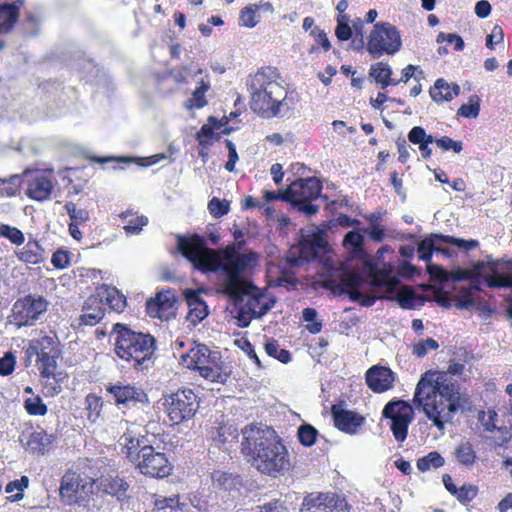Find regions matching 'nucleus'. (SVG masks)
<instances>
[{
    "instance_id": "f257e3e1",
    "label": "nucleus",
    "mask_w": 512,
    "mask_h": 512,
    "mask_svg": "<svg viewBox=\"0 0 512 512\" xmlns=\"http://www.w3.org/2000/svg\"><path fill=\"white\" fill-rule=\"evenodd\" d=\"M177 249L196 269L220 273L221 290L228 297H239L251 283L243 273L256 262L257 255L253 252L239 253L234 245L224 252L216 251L208 248L205 239L197 234L178 236Z\"/></svg>"
},
{
    "instance_id": "f03ea898",
    "label": "nucleus",
    "mask_w": 512,
    "mask_h": 512,
    "mask_svg": "<svg viewBox=\"0 0 512 512\" xmlns=\"http://www.w3.org/2000/svg\"><path fill=\"white\" fill-rule=\"evenodd\" d=\"M463 370V364L453 363L445 373L436 375L427 372L415 388L414 404L422 408L425 416L441 432L445 430L447 423L452 422L454 414L464 409L467 402L458 385L449 378V375H459Z\"/></svg>"
},
{
    "instance_id": "7ed1b4c3",
    "label": "nucleus",
    "mask_w": 512,
    "mask_h": 512,
    "mask_svg": "<svg viewBox=\"0 0 512 512\" xmlns=\"http://www.w3.org/2000/svg\"><path fill=\"white\" fill-rule=\"evenodd\" d=\"M241 450L252 466L265 475L276 477L290 467L286 446L272 427L251 423L242 431Z\"/></svg>"
},
{
    "instance_id": "20e7f679",
    "label": "nucleus",
    "mask_w": 512,
    "mask_h": 512,
    "mask_svg": "<svg viewBox=\"0 0 512 512\" xmlns=\"http://www.w3.org/2000/svg\"><path fill=\"white\" fill-rule=\"evenodd\" d=\"M276 68L263 67L247 79L251 110L263 118L289 117L296 102L280 82Z\"/></svg>"
},
{
    "instance_id": "39448f33",
    "label": "nucleus",
    "mask_w": 512,
    "mask_h": 512,
    "mask_svg": "<svg viewBox=\"0 0 512 512\" xmlns=\"http://www.w3.org/2000/svg\"><path fill=\"white\" fill-rule=\"evenodd\" d=\"M111 337H114L116 355L132 363L137 369L148 368L155 352V339L150 334L136 332L128 326L116 323Z\"/></svg>"
},
{
    "instance_id": "423d86ee",
    "label": "nucleus",
    "mask_w": 512,
    "mask_h": 512,
    "mask_svg": "<svg viewBox=\"0 0 512 512\" xmlns=\"http://www.w3.org/2000/svg\"><path fill=\"white\" fill-rule=\"evenodd\" d=\"M182 362L188 368L197 370L199 374L211 382L224 383L227 375L223 373L221 354L211 350L205 344H196L182 355Z\"/></svg>"
},
{
    "instance_id": "0eeeda50",
    "label": "nucleus",
    "mask_w": 512,
    "mask_h": 512,
    "mask_svg": "<svg viewBox=\"0 0 512 512\" xmlns=\"http://www.w3.org/2000/svg\"><path fill=\"white\" fill-rule=\"evenodd\" d=\"M454 278L457 281L479 278L485 280L492 288H512V261L494 260L479 261L474 265L473 272L459 271Z\"/></svg>"
},
{
    "instance_id": "6e6552de",
    "label": "nucleus",
    "mask_w": 512,
    "mask_h": 512,
    "mask_svg": "<svg viewBox=\"0 0 512 512\" xmlns=\"http://www.w3.org/2000/svg\"><path fill=\"white\" fill-rule=\"evenodd\" d=\"M401 46L398 29L389 22H378L367 37L366 51L373 59H379L383 55L396 54Z\"/></svg>"
},
{
    "instance_id": "1a4fd4ad",
    "label": "nucleus",
    "mask_w": 512,
    "mask_h": 512,
    "mask_svg": "<svg viewBox=\"0 0 512 512\" xmlns=\"http://www.w3.org/2000/svg\"><path fill=\"white\" fill-rule=\"evenodd\" d=\"M322 184L316 177L299 178L288 186L290 205L307 216L316 214L319 206L312 202L321 196Z\"/></svg>"
},
{
    "instance_id": "9d476101",
    "label": "nucleus",
    "mask_w": 512,
    "mask_h": 512,
    "mask_svg": "<svg viewBox=\"0 0 512 512\" xmlns=\"http://www.w3.org/2000/svg\"><path fill=\"white\" fill-rule=\"evenodd\" d=\"M59 494L64 505L87 508L91 496L95 494L93 479L66 472L61 479Z\"/></svg>"
},
{
    "instance_id": "9b49d317",
    "label": "nucleus",
    "mask_w": 512,
    "mask_h": 512,
    "mask_svg": "<svg viewBox=\"0 0 512 512\" xmlns=\"http://www.w3.org/2000/svg\"><path fill=\"white\" fill-rule=\"evenodd\" d=\"M452 244L466 251L475 249L479 243L477 240H465L453 236L432 233L418 243L417 252L419 259L427 263V270L430 275H445V271L438 265L430 263L434 249L438 245Z\"/></svg>"
},
{
    "instance_id": "f8f14e48",
    "label": "nucleus",
    "mask_w": 512,
    "mask_h": 512,
    "mask_svg": "<svg viewBox=\"0 0 512 512\" xmlns=\"http://www.w3.org/2000/svg\"><path fill=\"white\" fill-rule=\"evenodd\" d=\"M130 463L141 474L152 478H165L171 474L173 469L166 454L156 451L151 445H143L138 454H132Z\"/></svg>"
},
{
    "instance_id": "ddd939ff",
    "label": "nucleus",
    "mask_w": 512,
    "mask_h": 512,
    "mask_svg": "<svg viewBox=\"0 0 512 512\" xmlns=\"http://www.w3.org/2000/svg\"><path fill=\"white\" fill-rule=\"evenodd\" d=\"M338 277V282L332 281V283L340 288V293L347 294L352 301L359 302L365 307L375 303L376 297L372 293L373 285L363 275L344 269Z\"/></svg>"
},
{
    "instance_id": "4468645a",
    "label": "nucleus",
    "mask_w": 512,
    "mask_h": 512,
    "mask_svg": "<svg viewBox=\"0 0 512 512\" xmlns=\"http://www.w3.org/2000/svg\"><path fill=\"white\" fill-rule=\"evenodd\" d=\"M29 355L37 356V365L44 378L54 377L57 368V359L60 356L59 341L56 336L44 335L33 339L27 349Z\"/></svg>"
},
{
    "instance_id": "2eb2a0df",
    "label": "nucleus",
    "mask_w": 512,
    "mask_h": 512,
    "mask_svg": "<svg viewBox=\"0 0 512 512\" xmlns=\"http://www.w3.org/2000/svg\"><path fill=\"white\" fill-rule=\"evenodd\" d=\"M166 412L171 425L192 419L200 407L198 396L188 388L172 393L166 399Z\"/></svg>"
},
{
    "instance_id": "dca6fc26",
    "label": "nucleus",
    "mask_w": 512,
    "mask_h": 512,
    "mask_svg": "<svg viewBox=\"0 0 512 512\" xmlns=\"http://www.w3.org/2000/svg\"><path fill=\"white\" fill-rule=\"evenodd\" d=\"M382 416L390 419V429L397 442H404L408 428L414 418L412 406L401 399L389 401L383 408Z\"/></svg>"
},
{
    "instance_id": "f3484780",
    "label": "nucleus",
    "mask_w": 512,
    "mask_h": 512,
    "mask_svg": "<svg viewBox=\"0 0 512 512\" xmlns=\"http://www.w3.org/2000/svg\"><path fill=\"white\" fill-rule=\"evenodd\" d=\"M47 307L48 302L43 297L25 296L13 305V321L18 327L32 326L47 311Z\"/></svg>"
},
{
    "instance_id": "a211bd4d",
    "label": "nucleus",
    "mask_w": 512,
    "mask_h": 512,
    "mask_svg": "<svg viewBox=\"0 0 512 512\" xmlns=\"http://www.w3.org/2000/svg\"><path fill=\"white\" fill-rule=\"evenodd\" d=\"M247 289L243 288L239 297H229L235 305L242 304L246 299L244 306L256 318L264 316L275 304V300L267 294L262 293L253 283L248 284Z\"/></svg>"
},
{
    "instance_id": "6ab92c4d",
    "label": "nucleus",
    "mask_w": 512,
    "mask_h": 512,
    "mask_svg": "<svg viewBox=\"0 0 512 512\" xmlns=\"http://www.w3.org/2000/svg\"><path fill=\"white\" fill-rule=\"evenodd\" d=\"M106 391L112 395L118 407H132L136 405L148 406L147 394L140 388L121 382L109 383L105 386Z\"/></svg>"
},
{
    "instance_id": "aec40b11",
    "label": "nucleus",
    "mask_w": 512,
    "mask_h": 512,
    "mask_svg": "<svg viewBox=\"0 0 512 512\" xmlns=\"http://www.w3.org/2000/svg\"><path fill=\"white\" fill-rule=\"evenodd\" d=\"M324 247L325 242L320 236L303 237L297 245L289 249L286 256L287 263L295 267L313 260Z\"/></svg>"
},
{
    "instance_id": "412c9836",
    "label": "nucleus",
    "mask_w": 512,
    "mask_h": 512,
    "mask_svg": "<svg viewBox=\"0 0 512 512\" xmlns=\"http://www.w3.org/2000/svg\"><path fill=\"white\" fill-rule=\"evenodd\" d=\"M95 494L102 493L117 498L118 501H124L128 496L127 492L130 485L119 475H102L93 479Z\"/></svg>"
},
{
    "instance_id": "4be33fe9",
    "label": "nucleus",
    "mask_w": 512,
    "mask_h": 512,
    "mask_svg": "<svg viewBox=\"0 0 512 512\" xmlns=\"http://www.w3.org/2000/svg\"><path fill=\"white\" fill-rule=\"evenodd\" d=\"M365 378L372 391L382 393L393 387L395 374L388 367L375 365L367 370Z\"/></svg>"
},
{
    "instance_id": "5701e85b",
    "label": "nucleus",
    "mask_w": 512,
    "mask_h": 512,
    "mask_svg": "<svg viewBox=\"0 0 512 512\" xmlns=\"http://www.w3.org/2000/svg\"><path fill=\"white\" fill-rule=\"evenodd\" d=\"M335 426L348 434H356L365 422V418L355 411L332 407Z\"/></svg>"
},
{
    "instance_id": "b1692460",
    "label": "nucleus",
    "mask_w": 512,
    "mask_h": 512,
    "mask_svg": "<svg viewBox=\"0 0 512 512\" xmlns=\"http://www.w3.org/2000/svg\"><path fill=\"white\" fill-rule=\"evenodd\" d=\"M103 317V304L101 302V298H99L96 293L88 297L87 300L84 302L78 320L80 325L94 326L97 323H99Z\"/></svg>"
},
{
    "instance_id": "393cba45",
    "label": "nucleus",
    "mask_w": 512,
    "mask_h": 512,
    "mask_svg": "<svg viewBox=\"0 0 512 512\" xmlns=\"http://www.w3.org/2000/svg\"><path fill=\"white\" fill-rule=\"evenodd\" d=\"M184 295L189 308L187 320L193 326H196L207 317L208 307L197 291L188 289L185 291Z\"/></svg>"
},
{
    "instance_id": "a878e982",
    "label": "nucleus",
    "mask_w": 512,
    "mask_h": 512,
    "mask_svg": "<svg viewBox=\"0 0 512 512\" xmlns=\"http://www.w3.org/2000/svg\"><path fill=\"white\" fill-rule=\"evenodd\" d=\"M53 184L51 178L43 173H37L28 182L27 195L37 201H44L51 195Z\"/></svg>"
},
{
    "instance_id": "bb28decb",
    "label": "nucleus",
    "mask_w": 512,
    "mask_h": 512,
    "mask_svg": "<svg viewBox=\"0 0 512 512\" xmlns=\"http://www.w3.org/2000/svg\"><path fill=\"white\" fill-rule=\"evenodd\" d=\"M336 498L334 494L329 493H310L303 499L301 512H326L336 505Z\"/></svg>"
},
{
    "instance_id": "cd10ccee",
    "label": "nucleus",
    "mask_w": 512,
    "mask_h": 512,
    "mask_svg": "<svg viewBox=\"0 0 512 512\" xmlns=\"http://www.w3.org/2000/svg\"><path fill=\"white\" fill-rule=\"evenodd\" d=\"M96 293L102 304L106 303L112 311L119 313L126 307V297L115 287L102 285Z\"/></svg>"
},
{
    "instance_id": "c85d7f7f",
    "label": "nucleus",
    "mask_w": 512,
    "mask_h": 512,
    "mask_svg": "<svg viewBox=\"0 0 512 512\" xmlns=\"http://www.w3.org/2000/svg\"><path fill=\"white\" fill-rule=\"evenodd\" d=\"M16 256L27 264H40L45 261V251L37 241H28L27 244L16 252Z\"/></svg>"
},
{
    "instance_id": "c756f323",
    "label": "nucleus",
    "mask_w": 512,
    "mask_h": 512,
    "mask_svg": "<svg viewBox=\"0 0 512 512\" xmlns=\"http://www.w3.org/2000/svg\"><path fill=\"white\" fill-rule=\"evenodd\" d=\"M212 485L215 489L230 492L236 490L241 484L240 477L230 472L214 471L211 474Z\"/></svg>"
},
{
    "instance_id": "7c9ffc66",
    "label": "nucleus",
    "mask_w": 512,
    "mask_h": 512,
    "mask_svg": "<svg viewBox=\"0 0 512 512\" xmlns=\"http://www.w3.org/2000/svg\"><path fill=\"white\" fill-rule=\"evenodd\" d=\"M477 289V285L473 284L470 288H463L464 294L462 296H448L443 295L438 298V303L446 308L455 306L458 309H468L474 305L471 290Z\"/></svg>"
},
{
    "instance_id": "2f4dec72",
    "label": "nucleus",
    "mask_w": 512,
    "mask_h": 512,
    "mask_svg": "<svg viewBox=\"0 0 512 512\" xmlns=\"http://www.w3.org/2000/svg\"><path fill=\"white\" fill-rule=\"evenodd\" d=\"M19 17V8L15 4L4 3L0 5V34L8 33Z\"/></svg>"
},
{
    "instance_id": "473e14b6",
    "label": "nucleus",
    "mask_w": 512,
    "mask_h": 512,
    "mask_svg": "<svg viewBox=\"0 0 512 512\" xmlns=\"http://www.w3.org/2000/svg\"><path fill=\"white\" fill-rule=\"evenodd\" d=\"M189 504L179 496L162 497L155 501V512H188Z\"/></svg>"
},
{
    "instance_id": "72a5a7b5",
    "label": "nucleus",
    "mask_w": 512,
    "mask_h": 512,
    "mask_svg": "<svg viewBox=\"0 0 512 512\" xmlns=\"http://www.w3.org/2000/svg\"><path fill=\"white\" fill-rule=\"evenodd\" d=\"M401 308L413 310L423 303L421 296L409 286L402 288L398 294L393 298Z\"/></svg>"
},
{
    "instance_id": "f704fd0d",
    "label": "nucleus",
    "mask_w": 512,
    "mask_h": 512,
    "mask_svg": "<svg viewBox=\"0 0 512 512\" xmlns=\"http://www.w3.org/2000/svg\"><path fill=\"white\" fill-rule=\"evenodd\" d=\"M157 299L160 305V319L161 320H169L171 317L175 316V296L170 291H161L157 293Z\"/></svg>"
},
{
    "instance_id": "c9c22d12",
    "label": "nucleus",
    "mask_w": 512,
    "mask_h": 512,
    "mask_svg": "<svg viewBox=\"0 0 512 512\" xmlns=\"http://www.w3.org/2000/svg\"><path fill=\"white\" fill-rule=\"evenodd\" d=\"M126 221V225L123 227L127 235H138L144 226L148 224V218L146 216H134L132 213L126 211L120 215Z\"/></svg>"
},
{
    "instance_id": "e433bc0d",
    "label": "nucleus",
    "mask_w": 512,
    "mask_h": 512,
    "mask_svg": "<svg viewBox=\"0 0 512 512\" xmlns=\"http://www.w3.org/2000/svg\"><path fill=\"white\" fill-rule=\"evenodd\" d=\"M120 445L123 446L122 453L125 454V457L130 462V456L132 454H138V451L143 447L144 444V437L142 438H135L129 433H125L120 437L119 440Z\"/></svg>"
},
{
    "instance_id": "4c0bfd02",
    "label": "nucleus",
    "mask_w": 512,
    "mask_h": 512,
    "mask_svg": "<svg viewBox=\"0 0 512 512\" xmlns=\"http://www.w3.org/2000/svg\"><path fill=\"white\" fill-rule=\"evenodd\" d=\"M430 96L437 103L451 101L453 99L451 86L444 79H437L430 89Z\"/></svg>"
},
{
    "instance_id": "58836bf2",
    "label": "nucleus",
    "mask_w": 512,
    "mask_h": 512,
    "mask_svg": "<svg viewBox=\"0 0 512 512\" xmlns=\"http://www.w3.org/2000/svg\"><path fill=\"white\" fill-rule=\"evenodd\" d=\"M445 464V459L437 451H432L417 460V468L421 472L437 469Z\"/></svg>"
},
{
    "instance_id": "ea45409f",
    "label": "nucleus",
    "mask_w": 512,
    "mask_h": 512,
    "mask_svg": "<svg viewBox=\"0 0 512 512\" xmlns=\"http://www.w3.org/2000/svg\"><path fill=\"white\" fill-rule=\"evenodd\" d=\"M455 457L457 461L462 465H473L476 459V453L472 447V444L468 441L459 444L455 449Z\"/></svg>"
},
{
    "instance_id": "a19ab883",
    "label": "nucleus",
    "mask_w": 512,
    "mask_h": 512,
    "mask_svg": "<svg viewBox=\"0 0 512 512\" xmlns=\"http://www.w3.org/2000/svg\"><path fill=\"white\" fill-rule=\"evenodd\" d=\"M259 9L260 6L257 4H249L244 7L240 12V24L248 28L255 27L260 21V17L257 13Z\"/></svg>"
},
{
    "instance_id": "79ce46f5",
    "label": "nucleus",
    "mask_w": 512,
    "mask_h": 512,
    "mask_svg": "<svg viewBox=\"0 0 512 512\" xmlns=\"http://www.w3.org/2000/svg\"><path fill=\"white\" fill-rule=\"evenodd\" d=\"M28 485L29 478L27 476H21L20 479L10 481L5 487V492L12 493L15 490H17L18 492L14 495L7 497V500L9 502H18L22 500L24 497L23 491L28 487Z\"/></svg>"
},
{
    "instance_id": "37998d69",
    "label": "nucleus",
    "mask_w": 512,
    "mask_h": 512,
    "mask_svg": "<svg viewBox=\"0 0 512 512\" xmlns=\"http://www.w3.org/2000/svg\"><path fill=\"white\" fill-rule=\"evenodd\" d=\"M24 408L27 413L32 416H44L48 411L47 405L38 395L25 399Z\"/></svg>"
},
{
    "instance_id": "c03bdc74",
    "label": "nucleus",
    "mask_w": 512,
    "mask_h": 512,
    "mask_svg": "<svg viewBox=\"0 0 512 512\" xmlns=\"http://www.w3.org/2000/svg\"><path fill=\"white\" fill-rule=\"evenodd\" d=\"M392 74L391 67L385 62H377L371 65L369 75L374 78L377 84L385 83Z\"/></svg>"
},
{
    "instance_id": "a18cd8bd",
    "label": "nucleus",
    "mask_w": 512,
    "mask_h": 512,
    "mask_svg": "<svg viewBox=\"0 0 512 512\" xmlns=\"http://www.w3.org/2000/svg\"><path fill=\"white\" fill-rule=\"evenodd\" d=\"M480 101L477 95L471 96L469 102L458 109L457 114L465 118H476L480 112Z\"/></svg>"
},
{
    "instance_id": "49530a36",
    "label": "nucleus",
    "mask_w": 512,
    "mask_h": 512,
    "mask_svg": "<svg viewBox=\"0 0 512 512\" xmlns=\"http://www.w3.org/2000/svg\"><path fill=\"white\" fill-rule=\"evenodd\" d=\"M318 313L314 308H305L302 311V318L305 322H307L306 329L312 333L317 334L322 329V322L317 321Z\"/></svg>"
},
{
    "instance_id": "de8ad7c7",
    "label": "nucleus",
    "mask_w": 512,
    "mask_h": 512,
    "mask_svg": "<svg viewBox=\"0 0 512 512\" xmlns=\"http://www.w3.org/2000/svg\"><path fill=\"white\" fill-rule=\"evenodd\" d=\"M318 431L310 424H302L298 428V439L304 446H312L317 438Z\"/></svg>"
},
{
    "instance_id": "09e8293b",
    "label": "nucleus",
    "mask_w": 512,
    "mask_h": 512,
    "mask_svg": "<svg viewBox=\"0 0 512 512\" xmlns=\"http://www.w3.org/2000/svg\"><path fill=\"white\" fill-rule=\"evenodd\" d=\"M0 235L4 238H7L11 243L15 245H21L25 241L24 234L21 230L7 224H2L0 226Z\"/></svg>"
},
{
    "instance_id": "8fccbe9b",
    "label": "nucleus",
    "mask_w": 512,
    "mask_h": 512,
    "mask_svg": "<svg viewBox=\"0 0 512 512\" xmlns=\"http://www.w3.org/2000/svg\"><path fill=\"white\" fill-rule=\"evenodd\" d=\"M103 407V401L101 397L95 394H88L86 396V408L88 410V418L92 421H96L99 417Z\"/></svg>"
},
{
    "instance_id": "3c124183",
    "label": "nucleus",
    "mask_w": 512,
    "mask_h": 512,
    "mask_svg": "<svg viewBox=\"0 0 512 512\" xmlns=\"http://www.w3.org/2000/svg\"><path fill=\"white\" fill-rule=\"evenodd\" d=\"M208 210L215 218H220L229 212V201L213 197L208 203Z\"/></svg>"
},
{
    "instance_id": "603ef678",
    "label": "nucleus",
    "mask_w": 512,
    "mask_h": 512,
    "mask_svg": "<svg viewBox=\"0 0 512 512\" xmlns=\"http://www.w3.org/2000/svg\"><path fill=\"white\" fill-rule=\"evenodd\" d=\"M477 493L478 488L469 484L458 488L453 496H455L460 503L467 504L477 496Z\"/></svg>"
},
{
    "instance_id": "864d4df0",
    "label": "nucleus",
    "mask_w": 512,
    "mask_h": 512,
    "mask_svg": "<svg viewBox=\"0 0 512 512\" xmlns=\"http://www.w3.org/2000/svg\"><path fill=\"white\" fill-rule=\"evenodd\" d=\"M214 131L215 129L211 122L204 124L196 134V140L199 145L202 147L210 146L212 144L211 140L214 137Z\"/></svg>"
},
{
    "instance_id": "5fc2aeb1",
    "label": "nucleus",
    "mask_w": 512,
    "mask_h": 512,
    "mask_svg": "<svg viewBox=\"0 0 512 512\" xmlns=\"http://www.w3.org/2000/svg\"><path fill=\"white\" fill-rule=\"evenodd\" d=\"M408 139L413 144H420L425 141H428V142L435 141V138L432 135L427 134L425 129L421 126L413 127L408 133Z\"/></svg>"
},
{
    "instance_id": "6e6d98bb",
    "label": "nucleus",
    "mask_w": 512,
    "mask_h": 512,
    "mask_svg": "<svg viewBox=\"0 0 512 512\" xmlns=\"http://www.w3.org/2000/svg\"><path fill=\"white\" fill-rule=\"evenodd\" d=\"M439 347V344L433 338H427L424 341L419 342L413 348V354L417 357H424L428 350H436Z\"/></svg>"
},
{
    "instance_id": "4d7b16f0",
    "label": "nucleus",
    "mask_w": 512,
    "mask_h": 512,
    "mask_svg": "<svg viewBox=\"0 0 512 512\" xmlns=\"http://www.w3.org/2000/svg\"><path fill=\"white\" fill-rule=\"evenodd\" d=\"M46 434L43 431L33 432L30 434L27 445L33 451L43 453L46 443L44 442Z\"/></svg>"
},
{
    "instance_id": "13d9d810",
    "label": "nucleus",
    "mask_w": 512,
    "mask_h": 512,
    "mask_svg": "<svg viewBox=\"0 0 512 512\" xmlns=\"http://www.w3.org/2000/svg\"><path fill=\"white\" fill-rule=\"evenodd\" d=\"M16 359L12 352H6L0 357V375H10L15 369Z\"/></svg>"
},
{
    "instance_id": "bf43d9fd",
    "label": "nucleus",
    "mask_w": 512,
    "mask_h": 512,
    "mask_svg": "<svg viewBox=\"0 0 512 512\" xmlns=\"http://www.w3.org/2000/svg\"><path fill=\"white\" fill-rule=\"evenodd\" d=\"M438 147H440L443 150H450L452 149L455 153H460L463 149L462 142L460 141H454L450 137L444 136L440 139H435L434 141Z\"/></svg>"
},
{
    "instance_id": "052dcab7",
    "label": "nucleus",
    "mask_w": 512,
    "mask_h": 512,
    "mask_svg": "<svg viewBox=\"0 0 512 512\" xmlns=\"http://www.w3.org/2000/svg\"><path fill=\"white\" fill-rule=\"evenodd\" d=\"M504 40V32L502 27L495 25L489 35L486 37V46L489 49H494L495 44H499Z\"/></svg>"
},
{
    "instance_id": "680f3d73",
    "label": "nucleus",
    "mask_w": 512,
    "mask_h": 512,
    "mask_svg": "<svg viewBox=\"0 0 512 512\" xmlns=\"http://www.w3.org/2000/svg\"><path fill=\"white\" fill-rule=\"evenodd\" d=\"M207 104V100L205 98V94L198 89H195L192 93V98L188 99L185 102V106L189 109L191 108H203Z\"/></svg>"
},
{
    "instance_id": "e2e57ef3",
    "label": "nucleus",
    "mask_w": 512,
    "mask_h": 512,
    "mask_svg": "<svg viewBox=\"0 0 512 512\" xmlns=\"http://www.w3.org/2000/svg\"><path fill=\"white\" fill-rule=\"evenodd\" d=\"M51 263L55 268L64 269L69 264V254L67 251L58 249L52 255Z\"/></svg>"
},
{
    "instance_id": "0e129e2a",
    "label": "nucleus",
    "mask_w": 512,
    "mask_h": 512,
    "mask_svg": "<svg viewBox=\"0 0 512 512\" xmlns=\"http://www.w3.org/2000/svg\"><path fill=\"white\" fill-rule=\"evenodd\" d=\"M452 40H455L454 49L456 51H462L464 48V41L459 35H456L453 33L446 34L444 32H440L437 36L438 43H442V42L452 43Z\"/></svg>"
},
{
    "instance_id": "69168bd1",
    "label": "nucleus",
    "mask_w": 512,
    "mask_h": 512,
    "mask_svg": "<svg viewBox=\"0 0 512 512\" xmlns=\"http://www.w3.org/2000/svg\"><path fill=\"white\" fill-rule=\"evenodd\" d=\"M344 244L359 249L363 244V236L358 231H349L344 237Z\"/></svg>"
},
{
    "instance_id": "338daca9",
    "label": "nucleus",
    "mask_w": 512,
    "mask_h": 512,
    "mask_svg": "<svg viewBox=\"0 0 512 512\" xmlns=\"http://www.w3.org/2000/svg\"><path fill=\"white\" fill-rule=\"evenodd\" d=\"M335 36L339 41H348L353 36L351 24H336Z\"/></svg>"
},
{
    "instance_id": "774afa93",
    "label": "nucleus",
    "mask_w": 512,
    "mask_h": 512,
    "mask_svg": "<svg viewBox=\"0 0 512 512\" xmlns=\"http://www.w3.org/2000/svg\"><path fill=\"white\" fill-rule=\"evenodd\" d=\"M240 307L237 311V316H236V319L238 320V325L240 327H247L251 320L254 317V315H252V313L250 311H248V309L244 306V304H239Z\"/></svg>"
}]
</instances>
